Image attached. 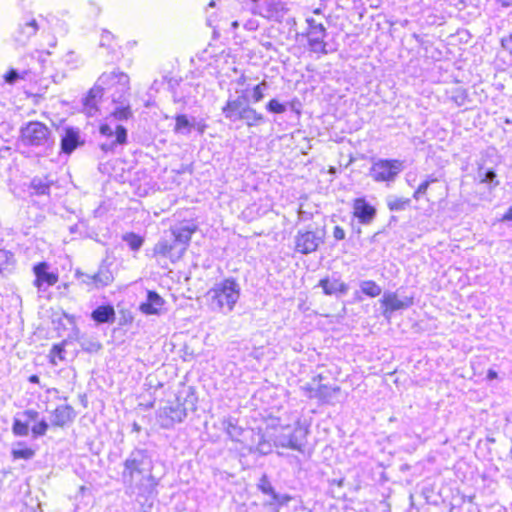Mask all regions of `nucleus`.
<instances>
[{
	"mask_svg": "<svg viewBox=\"0 0 512 512\" xmlns=\"http://www.w3.org/2000/svg\"><path fill=\"white\" fill-rule=\"evenodd\" d=\"M386 203L390 211L399 212L406 210L411 201L408 198L390 195L386 198Z\"/></svg>",
	"mask_w": 512,
	"mask_h": 512,
	"instance_id": "nucleus-31",
	"label": "nucleus"
},
{
	"mask_svg": "<svg viewBox=\"0 0 512 512\" xmlns=\"http://www.w3.org/2000/svg\"><path fill=\"white\" fill-rule=\"evenodd\" d=\"M105 90H113V103L123 102L124 96L129 95V76L119 70L102 73L83 100V110L88 116L93 117L98 112L97 104Z\"/></svg>",
	"mask_w": 512,
	"mask_h": 512,
	"instance_id": "nucleus-2",
	"label": "nucleus"
},
{
	"mask_svg": "<svg viewBox=\"0 0 512 512\" xmlns=\"http://www.w3.org/2000/svg\"><path fill=\"white\" fill-rule=\"evenodd\" d=\"M184 253L169 236L165 234L160 240L154 245L153 256L169 258L172 263H175L183 257Z\"/></svg>",
	"mask_w": 512,
	"mask_h": 512,
	"instance_id": "nucleus-13",
	"label": "nucleus"
},
{
	"mask_svg": "<svg viewBox=\"0 0 512 512\" xmlns=\"http://www.w3.org/2000/svg\"><path fill=\"white\" fill-rule=\"evenodd\" d=\"M326 232L324 228L315 230H298L294 239L295 251L308 255L317 251L325 241Z\"/></svg>",
	"mask_w": 512,
	"mask_h": 512,
	"instance_id": "nucleus-9",
	"label": "nucleus"
},
{
	"mask_svg": "<svg viewBox=\"0 0 512 512\" xmlns=\"http://www.w3.org/2000/svg\"><path fill=\"white\" fill-rule=\"evenodd\" d=\"M272 501L269 502L270 505L278 504L279 506L286 505L292 498L288 494H278L276 491L271 497Z\"/></svg>",
	"mask_w": 512,
	"mask_h": 512,
	"instance_id": "nucleus-45",
	"label": "nucleus"
},
{
	"mask_svg": "<svg viewBox=\"0 0 512 512\" xmlns=\"http://www.w3.org/2000/svg\"><path fill=\"white\" fill-rule=\"evenodd\" d=\"M340 392L339 386L330 387L327 385H319L314 394H309V398H317L325 404H335L336 395Z\"/></svg>",
	"mask_w": 512,
	"mask_h": 512,
	"instance_id": "nucleus-22",
	"label": "nucleus"
},
{
	"mask_svg": "<svg viewBox=\"0 0 512 512\" xmlns=\"http://www.w3.org/2000/svg\"><path fill=\"white\" fill-rule=\"evenodd\" d=\"M403 160L399 159H372V165L369 169V176L375 182L393 183L398 175L404 170Z\"/></svg>",
	"mask_w": 512,
	"mask_h": 512,
	"instance_id": "nucleus-6",
	"label": "nucleus"
},
{
	"mask_svg": "<svg viewBox=\"0 0 512 512\" xmlns=\"http://www.w3.org/2000/svg\"><path fill=\"white\" fill-rule=\"evenodd\" d=\"M206 125L204 124H197L196 128L200 133H204Z\"/></svg>",
	"mask_w": 512,
	"mask_h": 512,
	"instance_id": "nucleus-64",
	"label": "nucleus"
},
{
	"mask_svg": "<svg viewBox=\"0 0 512 512\" xmlns=\"http://www.w3.org/2000/svg\"><path fill=\"white\" fill-rule=\"evenodd\" d=\"M78 333L79 332L77 331L76 340L83 351L88 353H96L102 348L101 343L95 338L87 337L85 335H78Z\"/></svg>",
	"mask_w": 512,
	"mask_h": 512,
	"instance_id": "nucleus-29",
	"label": "nucleus"
},
{
	"mask_svg": "<svg viewBox=\"0 0 512 512\" xmlns=\"http://www.w3.org/2000/svg\"><path fill=\"white\" fill-rule=\"evenodd\" d=\"M76 414L72 406L60 405L56 407L52 414V425L57 427H63L66 424L72 422Z\"/></svg>",
	"mask_w": 512,
	"mask_h": 512,
	"instance_id": "nucleus-21",
	"label": "nucleus"
},
{
	"mask_svg": "<svg viewBox=\"0 0 512 512\" xmlns=\"http://www.w3.org/2000/svg\"><path fill=\"white\" fill-rule=\"evenodd\" d=\"M298 217H299L300 220L304 221V220L310 219L311 214L300 209L298 211Z\"/></svg>",
	"mask_w": 512,
	"mask_h": 512,
	"instance_id": "nucleus-55",
	"label": "nucleus"
},
{
	"mask_svg": "<svg viewBox=\"0 0 512 512\" xmlns=\"http://www.w3.org/2000/svg\"><path fill=\"white\" fill-rule=\"evenodd\" d=\"M94 275H95V288L96 289L108 286L114 280L112 271L105 264H102L99 267L98 271Z\"/></svg>",
	"mask_w": 512,
	"mask_h": 512,
	"instance_id": "nucleus-27",
	"label": "nucleus"
},
{
	"mask_svg": "<svg viewBox=\"0 0 512 512\" xmlns=\"http://www.w3.org/2000/svg\"><path fill=\"white\" fill-rule=\"evenodd\" d=\"M21 143L30 147L38 156L47 157L55 148L52 130L40 121H29L20 128Z\"/></svg>",
	"mask_w": 512,
	"mask_h": 512,
	"instance_id": "nucleus-5",
	"label": "nucleus"
},
{
	"mask_svg": "<svg viewBox=\"0 0 512 512\" xmlns=\"http://www.w3.org/2000/svg\"><path fill=\"white\" fill-rule=\"evenodd\" d=\"M67 344V340H64L61 344L53 345L50 350V362L54 365L57 364L56 359L63 361L65 359V349L64 346Z\"/></svg>",
	"mask_w": 512,
	"mask_h": 512,
	"instance_id": "nucleus-38",
	"label": "nucleus"
},
{
	"mask_svg": "<svg viewBox=\"0 0 512 512\" xmlns=\"http://www.w3.org/2000/svg\"><path fill=\"white\" fill-rule=\"evenodd\" d=\"M503 220L512 221V206L508 209V211L504 214Z\"/></svg>",
	"mask_w": 512,
	"mask_h": 512,
	"instance_id": "nucleus-58",
	"label": "nucleus"
},
{
	"mask_svg": "<svg viewBox=\"0 0 512 512\" xmlns=\"http://www.w3.org/2000/svg\"><path fill=\"white\" fill-rule=\"evenodd\" d=\"M12 432L17 437H26L29 434V423L19 417H14Z\"/></svg>",
	"mask_w": 512,
	"mask_h": 512,
	"instance_id": "nucleus-34",
	"label": "nucleus"
},
{
	"mask_svg": "<svg viewBox=\"0 0 512 512\" xmlns=\"http://www.w3.org/2000/svg\"><path fill=\"white\" fill-rule=\"evenodd\" d=\"M122 239L133 251H138L144 242V240L141 236H139L133 232L124 234Z\"/></svg>",
	"mask_w": 512,
	"mask_h": 512,
	"instance_id": "nucleus-36",
	"label": "nucleus"
},
{
	"mask_svg": "<svg viewBox=\"0 0 512 512\" xmlns=\"http://www.w3.org/2000/svg\"><path fill=\"white\" fill-rule=\"evenodd\" d=\"M222 426L227 435L233 441H238L243 433V429L238 425L237 420L233 417L223 419Z\"/></svg>",
	"mask_w": 512,
	"mask_h": 512,
	"instance_id": "nucleus-28",
	"label": "nucleus"
},
{
	"mask_svg": "<svg viewBox=\"0 0 512 512\" xmlns=\"http://www.w3.org/2000/svg\"><path fill=\"white\" fill-rule=\"evenodd\" d=\"M477 176L479 180L483 183H487L491 186L498 185V181L496 180L497 175L492 169L480 167Z\"/></svg>",
	"mask_w": 512,
	"mask_h": 512,
	"instance_id": "nucleus-35",
	"label": "nucleus"
},
{
	"mask_svg": "<svg viewBox=\"0 0 512 512\" xmlns=\"http://www.w3.org/2000/svg\"><path fill=\"white\" fill-rule=\"evenodd\" d=\"M306 23L308 28L305 36L307 37L309 51L322 55L328 54L327 42H325L327 36L325 26L312 17H307Z\"/></svg>",
	"mask_w": 512,
	"mask_h": 512,
	"instance_id": "nucleus-10",
	"label": "nucleus"
},
{
	"mask_svg": "<svg viewBox=\"0 0 512 512\" xmlns=\"http://www.w3.org/2000/svg\"><path fill=\"white\" fill-rule=\"evenodd\" d=\"M285 104H288V109H290L291 111L295 112L297 115H300L301 111H300V102L296 99L290 101V102H285Z\"/></svg>",
	"mask_w": 512,
	"mask_h": 512,
	"instance_id": "nucleus-52",
	"label": "nucleus"
},
{
	"mask_svg": "<svg viewBox=\"0 0 512 512\" xmlns=\"http://www.w3.org/2000/svg\"><path fill=\"white\" fill-rule=\"evenodd\" d=\"M112 39H113V35L111 34V32H109L107 30H103V32L101 34V39H100V46L101 47H110Z\"/></svg>",
	"mask_w": 512,
	"mask_h": 512,
	"instance_id": "nucleus-48",
	"label": "nucleus"
},
{
	"mask_svg": "<svg viewBox=\"0 0 512 512\" xmlns=\"http://www.w3.org/2000/svg\"><path fill=\"white\" fill-rule=\"evenodd\" d=\"M198 398L192 386L180 391L175 402L168 403L160 408L158 412V421L162 428L170 429L176 423H181L187 417L188 411L197 409Z\"/></svg>",
	"mask_w": 512,
	"mask_h": 512,
	"instance_id": "nucleus-4",
	"label": "nucleus"
},
{
	"mask_svg": "<svg viewBox=\"0 0 512 512\" xmlns=\"http://www.w3.org/2000/svg\"><path fill=\"white\" fill-rule=\"evenodd\" d=\"M21 416L25 421L29 423L30 421H36L38 419L39 413L36 410L28 409L22 412Z\"/></svg>",
	"mask_w": 512,
	"mask_h": 512,
	"instance_id": "nucleus-49",
	"label": "nucleus"
},
{
	"mask_svg": "<svg viewBox=\"0 0 512 512\" xmlns=\"http://www.w3.org/2000/svg\"><path fill=\"white\" fill-rule=\"evenodd\" d=\"M257 486H258V489L263 494H266V495H269V496L272 497L273 494L275 493V489L272 486V484L269 481L268 476L266 474L262 475V477L260 478Z\"/></svg>",
	"mask_w": 512,
	"mask_h": 512,
	"instance_id": "nucleus-41",
	"label": "nucleus"
},
{
	"mask_svg": "<svg viewBox=\"0 0 512 512\" xmlns=\"http://www.w3.org/2000/svg\"><path fill=\"white\" fill-rule=\"evenodd\" d=\"M127 143V129L120 125H115V138H106L105 141L100 143V148L105 153H114L119 146Z\"/></svg>",
	"mask_w": 512,
	"mask_h": 512,
	"instance_id": "nucleus-18",
	"label": "nucleus"
},
{
	"mask_svg": "<svg viewBox=\"0 0 512 512\" xmlns=\"http://www.w3.org/2000/svg\"><path fill=\"white\" fill-rule=\"evenodd\" d=\"M13 459H25L29 460L34 457L35 451L31 448H13L11 451Z\"/></svg>",
	"mask_w": 512,
	"mask_h": 512,
	"instance_id": "nucleus-39",
	"label": "nucleus"
},
{
	"mask_svg": "<svg viewBox=\"0 0 512 512\" xmlns=\"http://www.w3.org/2000/svg\"><path fill=\"white\" fill-rule=\"evenodd\" d=\"M262 46L267 49V50H270L273 48V44L271 42H263L262 43Z\"/></svg>",
	"mask_w": 512,
	"mask_h": 512,
	"instance_id": "nucleus-61",
	"label": "nucleus"
},
{
	"mask_svg": "<svg viewBox=\"0 0 512 512\" xmlns=\"http://www.w3.org/2000/svg\"><path fill=\"white\" fill-rule=\"evenodd\" d=\"M163 305L164 300L157 292L148 291L146 300L140 304L139 309L143 314L157 315Z\"/></svg>",
	"mask_w": 512,
	"mask_h": 512,
	"instance_id": "nucleus-20",
	"label": "nucleus"
},
{
	"mask_svg": "<svg viewBox=\"0 0 512 512\" xmlns=\"http://www.w3.org/2000/svg\"><path fill=\"white\" fill-rule=\"evenodd\" d=\"M83 144L84 140L81 138V132L79 128L66 126L62 129L60 139L61 153L70 155Z\"/></svg>",
	"mask_w": 512,
	"mask_h": 512,
	"instance_id": "nucleus-14",
	"label": "nucleus"
},
{
	"mask_svg": "<svg viewBox=\"0 0 512 512\" xmlns=\"http://www.w3.org/2000/svg\"><path fill=\"white\" fill-rule=\"evenodd\" d=\"M301 389L305 392L306 396L308 397L309 394H314L317 388L312 387L310 384H305L301 386Z\"/></svg>",
	"mask_w": 512,
	"mask_h": 512,
	"instance_id": "nucleus-54",
	"label": "nucleus"
},
{
	"mask_svg": "<svg viewBox=\"0 0 512 512\" xmlns=\"http://www.w3.org/2000/svg\"><path fill=\"white\" fill-rule=\"evenodd\" d=\"M43 20L44 18L41 15L38 18L31 13L23 15L11 34L12 40L19 46H26L42 29L41 21Z\"/></svg>",
	"mask_w": 512,
	"mask_h": 512,
	"instance_id": "nucleus-7",
	"label": "nucleus"
},
{
	"mask_svg": "<svg viewBox=\"0 0 512 512\" xmlns=\"http://www.w3.org/2000/svg\"><path fill=\"white\" fill-rule=\"evenodd\" d=\"M175 122L174 132L177 134L188 135L191 133L192 128L195 127L185 114L176 115Z\"/></svg>",
	"mask_w": 512,
	"mask_h": 512,
	"instance_id": "nucleus-30",
	"label": "nucleus"
},
{
	"mask_svg": "<svg viewBox=\"0 0 512 512\" xmlns=\"http://www.w3.org/2000/svg\"><path fill=\"white\" fill-rule=\"evenodd\" d=\"M353 214L362 224H370L376 216V209L365 198H356L353 202Z\"/></svg>",
	"mask_w": 512,
	"mask_h": 512,
	"instance_id": "nucleus-17",
	"label": "nucleus"
},
{
	"mask_svg": "<svg viewBox=\"0 0 512 512\" xmlns=\"http://www.w3.org/2000/svg\"><path fill=\"white\" fill-rule=\"evenodd\" d=\"M99 132H100L101 136H103L105 138H108V139L115 138V126L112 127L108 123L101 124L99 127Z\"/></svg>",
	"mask_w": 512,
	"mask_h": 512,
	"instance_id": "nucleus-46",
	"label": "nucleus"
},
{
	"mask_svg": "<svg viewBox=\"0 0 512 512\" xmlns=\"http://www.w3.org/2000/svg\"><path fill=\"white\" fill-rule=\"evenodd\" d=\"M240 293V284L235 278L229 277L216 282L205 294V299L212 312L227 315L234 310Z\"/></svg>",
	"mask_w": 512,
	"mask_h": 512,
	"instance_id": "nucleus-3",
	"label": "nucleus"
},
{
	"mask_svg": "<svg viewBox=\"0 0 512 512\" xmlns=\"http://www.w3.org/2000/svg\"><path fill=\"white\" fill-rule=\"evenodd\" d=\"M249 451L251 453H258L263 456L268 455L272 452V445L269 441L262 439L255 447H251Z\"/></svg>",
	"mask_w": 512,
	"mask_h": 512,
	"instance_id": "nucleus-40",
	"label": "nucleus"
},
{
	"mask_svg": "<svg viewBox=\"0 0 512 512\" xmlns=\"http://www.w3.org/2000/svg\"><path fill=\"white\" fill-rule=\"evenodd\" d=\"M498 376L497 372L493 369H489L488 372H487V379L488 380H494L496 379Z\"/></svg>",
	"mask_w": 512,
	"mask_h": 512,
	"instance_id": "nucleus-56",
	"label": "nucleus"
},
{
	"mask_svg": "<svg viewBox=\"0 0 512 512\" xmlns=\"http://www.w3.org/2000/svg\"><path fill=\"white\" fill-rule=\"evenodd\" d=\"M246 27H247L248 29L252 30V29H255V28L257 27V25H256V24H254V22L249 21V22L246 24Z\"/></svg>",
	"mask_w": 512,
	"mask_h": 512,
	"instance_id": "nucleus-63",
	"label": "nucleus"
},
{
	"mask_svg": "<svg viewBox=\"0 0 512 512\" xmlns=\"http://www.w3.org/2000/svg\"><path fill=\"white\" fill-rule=\"evenodd\" d=\"M308 430L297 422L294 428L287 427L273 438L275 447L304 451Z\"/></svg>",
	"mask_w": 512,
	"mask_h": 512,
	"instance_id": "nucleus-8",
	"label": "nucleus"
},
{
	"mask_svg": "<svg viewBox=\"0 0 512 512\" xmlns=\"http://www.w3.org/2000/svg\"><path fill=\"white\" fill-rule=\"evenodd\" d=\"M20 78L19 72L15 69L9 70L4 76L5 82L8 84H14Z\"/></svg>",
	"mask_w": 512,
	"mask_h": 512,
	"instance_id": "nucleus-47",
	"label": "nucleus"
},
{
	"mask_svg": "<svg viewBox=\"0 0 512 512\" xmlns=\"http://www.w3.org/2000/svg\"><path fill=\"white\" fill-rule=\"evenodd\" d=\"M76 277L81 283L87 285L90 288H95V275L87 274L80 271H76Z\"/></svg>",
	"mask_w": 512,
	"mask_h": 512,
	"instance_id": "nucleus-44",
	"label": "nucleus"
},
{
	"mask_svg": "<svg viewBox=\"0 0 512 512\" xmlns=\"http://www.w3.org/2000/svg\"><path fill=\"white\" fill-rule=\"evenodd\" d=\"M49 265L46 262H40L33 267L35 274L34 285L39 289H46L54 285L58 281V275L53 272H49Z\"/></svg>",
	"mask_w": 512,
	"mask_h": 512,
	"instance_id": "nucleus-15",
	"label": "nucleus"
},
{
	"mask_svg": "<svg viewBox=\"0 0 512 512\" xmlns=\"http://www.w3.org/2000/svg\"><path fill=\"white\" fill-rule=\"evenodd\" d=\"M12 257L13 255L10 252L0 249V271H2L4 266L8 264Z\"/></svg>",
	"mask_w": 512,
	"mask_h": 512,
	"instance_id": "nucleus-50",
	"label": "nucleus"
},
{
	"mask_svg": "<svg viewBox=\"0 0 512 512\" xmlns=\"http://www.w3.org/2000/svg\"><path fill=\"white\" fill-rule=\"evenodd\" d=\"M265 109L272 114H282L288 110V104H285L283 102H280L278 99L273 98L266 103Z\"/></svg>",
	"mask_w": 512,
	"mask_h": 512,
	"instance_id": "nucleus-37",
	"label": "nucleus"
},
{
	"mask_svg": "<svg viewBox=\"0 0 512 512\" xmlns=\"http://www.w3.org/2000/svg\"><path fill=\"white\" fill-rule=\"evenodd\" d=\"M153 460L147 449H133L123 462L121 473L126 493L147 500L157 494L158 479L152 474Z\"/></svg>",
	"mask_w": 512,
	"mask_h": 512,
	"instance_id": "nucleus-1",
	"label": "nucleus"
},
{
	"mask_svg": "<svg viewBox=\"0 0 512 512\" xmlns=\"http://www.w3.org/2000/svg\"><path fill=\"white\" fill-rule=\"evenodd\" d=\"M28 380L30 383H33V384H38L40 382L39 376H37L35 374L31 375Z\"/></svg>",
	"mask_w": 512,
	"mask_h": 512,
	"instance_id": "nucleus-59",
	"label": "nucleus"
},
{
	"mask_svg": "<svg viewBox=\"0 0 512 512\" xmlns=\"http://www.w3.org/2000/svg\"><path fill=\"white\" fill-rule=\"evenodd\" d=\"M502 47L512 55V34L501 40Z\"/></svg>",
	"mask_w": 512,
	"mask_h": 512,
	"instance_id": "nucleus-53",
	"label": "nucleus"
},
{
	"mask_svg": "<svg viewBox=\"0 0 512 512\" xmlns=\"http://www.w3.org/2000/svg\"><path fill=\"white\" fill-rule=\"evenodd\" d=\"M381 306L383 307V317L390 321L394 312L398 310H405L414 304V296L399 297L396 292H385L380 299Z\"/></svg>",
	"mask_w": 512,
	"mask_h": 512,
	"instance_id": "nucleus-11",
	"label": "nucleus"
},
{
	"mask_svg": "<svg viewBox=\"0 0 512 512\" xmlns=\"http://www.w3.org/2000/svg\"><path fill=\"white\" fill-rule=\"evenodd\" d=\"M74 57H75V54L73 51H69L66 55H65V62L66 63H71L74 61Z\"/></svg>",
	"mask_w": 512,
	"mask_h": 512,
	"instance_id": "nucleus-57",
	"label": "nucleus"
},
{
	"mask_svg": "<svg viewBox=\"0 0 512 512\" xmlns=\"http://www.w3.org/2000/svg\"><path fill=\"white\" fill-rule=\"evenodd\" d=\"M196 229L197 227L195 225L185 224L171 228L168 234L177 244V246L182 250V252L185 253L191 237Z\"/></svg>",
	"mask_w": 512,
	"mask_h": 512,
	"instance_id": "nucleus-16",
	"label": "nucleus"
},
{
	"mask_svg": "<svg viewBox=\"0 0 512 512\" xmlns=\"http://www.w3.org/2000/svg\"><path fill=\"white\" fill-rule=\"evenodd\" d=\"M245 82H246V77H245V75H241V77L237 80V83H238L239 85H244V84H245Z\"/></svg>",
	"mask_w": 512,
	"mask_h": 512,
	"instance_id": "nucleus-62",
	"label": "nucleus"
},
{
	"mask_svg": "<svg viewBox=\"0 0 512 512\" xmlns=\"http://www.w3.org/2000/svg\"><path fill=\"white\" fill-rule=\"evenodd\" d=\"M132 431L139 433L141 431V426L137 422H133L132 424Z\"/></svg>",
	"mask_w": 512,
	"mask_h": 512,
	"instance_id": "nucleus-60",
	"label": "nucleus"
},
{
	"mask_svg": "<svg viewBox=\"0 0 512 512\" xmlns=\"http://www.w3.org/2000/svg\"><path fill=\"white\" fill-rule=\"evenodd\" d=\"M268 88H269V85L265 80H263L259 84L255 85L251 90V94L248 95L249 103L255 104V103L261 102L264 99L265 93L268 90Z\"/></svg>",
	"mask_w": 512,
	"mask_h": 512,
	"instance_id": "nucleus-32",
	"label": "nucleus"
},
{
	"mask_svg": "<svg viewBox=\"0 0 512 512\" xmlns=\"http://www.w3.org/2000/svg\"><path fill=\"white\" fill-rule=\"evenodd\" d=\"M318 286L323 289V293L328 296L345 295L348 292V285L339 278H323L319 281Z\"/></svg>",
	"mask_w": 512,
	"mask_h": 512,
	"instance_id": "nucleus-19",
	"label": "nucleus"
},
{
	"mask_svg": "<svg viewBox=\"0 0 512 512\" xmlns=\"http://www.w3.org/2000/svg\"><path fill=\"white\" fill-rule=\"evenodd\" d=\"M129 95L124 96L123 102L115 103L117 106L111 113V116L118 121H125L132 117L133 113L128 100Z\"/></svg>",
	"mask_w": 512,
	"mask_h": 512,
	"instance_id": "nucleus-26",
	"label": "nucleus"
},
{
	"mask_svg": "<svg viewBox=\"0 0 512 512\" xmlns=\"http://www.w3.org/2000/svg\"><path fill=\"white\" fill-rule=\"evenodd\" d=\"M248 88L243 90L242 93L235 97H229L226 104L222 107L224 117L232 122L238 121L240 115L247 108L249 103Z\"/></svg>",
	"mask_w": 512,
	"mask_h": 512,
	"instance_id": "nucleus-12",
	"label": "nucleus"
},
{
	"mask_svg": "<svg viewBox=\"0 0 512 512\" xmlns=\"http://www.w3.org/2000/svg\"><path fill=\"white\" fill-rule=\"evenodd\" d=\"M48 423L46 422L45 419H42L40 420L37 424H35L31 431H32V434L35 438L37 437H40V436H44L48 430Z\"/></svg>",
	"mask_w": 512,
	"mask_h": 512,
	"instance_id": "nucleus-43",
	"label": "nucleus"
},
{
	"mask_svg": "<svg viewBox=\"0 0 512 512\" xmlns=\"http://www.w3.org/2000/svg\"><path fill=\"white\" fill-rule=\"evenodd\" d=\"M91 318L97 324H111L115 321V310L110 304L100 305L91 313Z\"/></svg>",
	"mask_w": 512,
	"mask_h": 512,
	"instance_id": "nucleus-23",
	"label": "nucleus"
},
{
	"mask_svg": "<svg viewBox=\"0 0 512 512\" xmlns=\"http://www.w3.org/2000/svg\"><path fill=\"white\" fill-rule=\"evenodd\" d=\"M362 293L369 297H377L381 294V287L373 280H364L360 283Z\"/></svg>",
	"mask_w": 512,
	"mask_h": 512,
	"instance_id": "nucleus-33",
	"label": "nucleus"
},
{
	"mask_svg": "<svg viewBox=\"0 0 512 512\" xmlns=\"http://www.w3.org/2000/svg\"><path fill=\"white\" fill-rule=\"evenodd\" d=\"M436 181H437L436 178H433V177L430 176L427 180L423 181L418 186V188L415 190V192L413 194V197L416 200L420 199V197L423 196L427 192V189L430 186V184L433 183V182H436Z\"/></svg>",
	"mask_w": 512,
	"mask_h": 512,
	"instance_id": "nucleus-42",
	"label": "nucleus"
},
{
	"mask_svg": "<svg viewBox=\"0 0 512 512\" xmlns=\"http://www.w3.org/2000/svg\"><path fill=\"white\" fill-rule=\"evenodd\" d=\"M333 237L335 238V240L341 241L345 239L346 233L342 227L335 226L333 229Z\"/></svg>",
	"mask_w": 512,
	"mask_h": 512,
	"instance_id": "nucleus-51",
	"label": "nucleus"
},
{
	"mask_svg": "<svg viewBox=\"0 0 512 512\" xmlns=\"http://www.w3.org/2000/svg\"><path fill=\"white\" fill-rule=\"evenodd\" d=\"M238 121H243L247 127H255L264 124L266 122V118L262 113L257 112L256 109L251 107L249 104L243 111L242 115H240Z\"/></svg>",
	"mask_w": 512,
	"mask_h": 512,
	"instance_id": "nucleus-24",
	"label": "nucleus"
},
{
	"mask_svg": "<svg viewBox=\"0 0 512 512\" xmlns=\"http://www.w3.org/2000/svg\"><path fill=\"white\" fill-rule=\"evenodd\" d=\"M53 183L48 176H35L30 182V188L36 195H48Z\"/></svg>",
	"mask_w": 512,
	"mask_h": 512,
	"instance_id": "nucleus-25",
	"label": "nucleus"
}]
</instances>
